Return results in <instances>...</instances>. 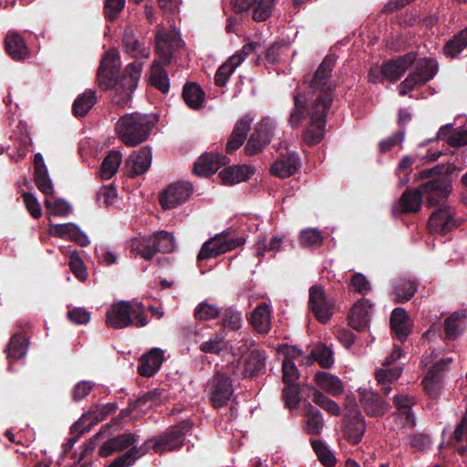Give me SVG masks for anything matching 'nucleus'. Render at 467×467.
Returning <instances> with one entry per match:
<instances>
[{
    "label": "nucleus",
    "instance_id": "nucleus-40",
    "mask_svg": "<svg viewBox=\"0 0 467 467\" xmlns=\"http://www.w3.org/2000/svg\"><path fill=\"white\" fill-rule=\"evenodd\" d=\"M182 97L189 108L198 109L204 102L205 94L198 84L188 83L184 86Z\"/></svg>",
    "mask_w": 467,
    "mask_h": 467
},
{
    "label": "nucleus",
    "instance_id": "nucleus-55",
    "mask_svg": "<svg viewBox=\"0 0 467 467\" xmlns=\"http://www.w3.org/2000/svg\"><path fill=\"white\" fill-rule=\"evenodd\" d=\"M45 205L47 209V212L54 216L63 217L70 214L72 212L71 205L62 199H57L55 201L46 199Z\"/></svg>",
    "mask_w": 467,
    "mask_h": 467
},
{
    "label": "nucleus",
    "instance_id": "nucleus-14",
    "mask_svg": "<svg viewBox=\"0 0 467 467\" xmlns=\"http://www.w3.org/2000/svg\"><path fill=\"white\" fill-rule=\"evenodd\" d=\"M151 150L148 147H142L135 150L126 160L127 172L130 177L145 173L151 164Z\"/></svg>",
    "mask_w": 467,
    "mask_h": 467
},
{
    "label": "nucleus",
    "instance_id": "nucleus-54",
    "mask_svg": "<svg viewBox=\"0 0 467 467\" xmlns=\"http://www.w3.org/2000/svg\"><path fill=\"white\" fill-rule=\"evenodd\" d=\"M108 413H109V410L106 407H103V408L97 407L96 410L83 414L76 425L87 424V426H84L81 430V431H85L88 430V428L91 425L103 420L105 416Z\"/></svg>",
    "mask_w": 467,
    "mask_h": 467
},
{
    "label": "nucleus",
    "instance_id": "nucleus-1",
    "mask_svg": "<svg viewBox=\"0 0 467 467\" xmlns=\"http://www.w3.org/2000/svg\"><path fill=\"white\" fill-rule=\"evenodd\" d=\"M335 62L333 57H326L317 69L310 84L313 93L310 107H306L307 99L304 95L296 93L294 96L295 105L290 113V125L297 127L309 116L310 125L304 134V140L311 145L317 144L325 135L326 116L333 100L330 75Z\"/></svg>",
    "mask_w": 467,
    "mask_h": 467
},
{
    "label": "nucleus",
    "instance_id": "nucleus-6",
    "mask_svg": "<svg viewBox=\"0 0 467 467\" xmlns=\"http://www.w3.org/2000/svg\"><path fill=\"white\" fill-rule=\"evenodd\" d=\"M206 391L213 407L220 409L228 403L234 393L232 380L229 377L218 373L209 380Z\"/></svg>",
    "mask_w": 467,
    "mask_h": 467
},
{
    "label": "nucleus",
    "instance_id": "nucleus-63",
    "mask_svg": "<svg viewBox=\"0 0 467 467\" xmlns=\"http://www.w3.org/2000/svg\"><path fill=\"white\" fill-rule=\"evenodd\" d=\"M118 196L117 190L112 185L103 186L98 192L99 201L102 202L104 205H112Z\"/></svg>",
    "mask_w": 467,
    "mask_h": 467
},
{
    "label": "nucleus",
    "instance_id": "nucleus-2",
    "mask_svg": "<svg viewBox=\"0 0 467 467\" xmlns=\"http://www.w3.org/2000/svg\"><path fill=\"white\" fill-rule=\"evenodd\" d=\"M120 67L119 52L115 49L109 50L100 60L98 70V82L101 88H113V102L124 107L131 99V95L138 86L140 78L142 64L140 62L130 63L125 69V74L118 82V75Z\"/></svg>",
    "mask_w": 467,
    "mask_h": 467
},
{
    "label": "nucleus",
    "instance_id": "nucleus-53",
    "mask_svg": "<svg viewBox=\"0 0 467 467\" xmlns=\"http://www.w3.org/2000/svg\"><path fill=\"white\" fill-rule=\"evenodd\" d=\"M312 447L320 462L326 467H335L336 457L328 447L319 440L312 441Z\"/></svg>",
    "mask_w": 467,
    "mask_h": 467
},
{
    "label": "nucleus",
    "instance_id": "nucleus-15",
    "mask_svg": "<svg viewBox=\"0 0 467 467\" xmlns=\"http://www.w3.org/2000/svg\"><path fill=\"white\" fill-rule=\"evenodd\" d=\"M415 61V53H408L395 59L389 60L381 67L384 78L396 81L408 70Z\"/></svg>",
    "mask_w": 467,
    "mask_h": 467
},
{
    "label": "nucleus",
    "instance_id": "nucleus-46",
    "mask_svg": "<svg viewBox=\"0 0 467 467\" xmlns=\"http://www.w3.org/2000/svg\"><path fill=\"white\" fill-rule=\"evenodd\" d=\"M417 291V284L406 278H401L397 281L394 285L395 302L404 303L409 301Z\"/></svg>",
    "mask_w": 467,
    "mask_h": 467
},
{
    "label": "nucleus",
    "instance_id": "nucleus-3",
    "mask_svg": "<svg viewBox=\"0 0 467 467\" xmlns=\"http://www.w3.org/2000/svg\"><path fill=\"white\" fill-rule=\"evenodd\" d=\"M108 327L120 329L131 325L143 327L148 324L144 306L137 301H117L110 305L106 312Z\"/></svg>",
    "mask_w": 467,
    "mask_h": 467
},
{
    "label": "nucleus",
    "instance_id": "nucleus-33",
    "mask_svg": "<svg viewBox=\"0 0 467 467\" xmlns=\"http://www.w3.org/2000/svg\"><path fill=\"white\" fill-rule=\"evenodd\" d=\"M394 404L399 410L398 419L403 422V427H413L415 418L411 412V407L414 404V399L407 394H399L394 397Z\"/></svg>",
    "mask_w": 467,
    "mask_h": 467
},
{
    "label": "nucleus",
    "instance_id": "nucleus-12",
    "mask_svg": "<svg viewBox=\"0 0 467 467\" xmlns=\"http://www.w3.org/2000/svg\"><path fill=\"white\" fill-rule=\"evenodd\" d=\"M454 209L442 206L434 211L429 220L428 229L431 233L445 234L457 227Z\"/></svg>",
    "mask_w": 467,
    "mask_h": 467
},
{
    "label": "nucleus",
    "instance_id": "nucleus-37",
    "mask_svg": "<svg viewBox=\"0 0 467 467\" xmlns=\"http://www.w3.org/2000/svg\"><path fill=\"white\" fill-rule=\"evenodd\" d=\"M420 190H407L401 195L398 206L393 208V213L397 212L398 207L404 213H416L420 210L421 204Z\"/></svg>",
    "mask_w": 467,
    "mask_h": 467
},
{
    "label": "nucleus",
    "instance_id": "nucleus-47",
    "mask_svg": "<svg viewBox=\"0 0 467 467\" xmlns=\"http://www.w3.org/2000/svg\"><path fill=\"white\" fill-rule=\"evenodd\" d=\"M95 91L88 89L79 95L73 103V112L76 116H85L96 103Z\"/></svg>",
    "mask_w": 467,
    "mask_h": 467
},
{
    "label": "nucleus",
    "instance_id": "nucleus-56",
    "mask_svg": "<svg viewBox=\"0 0 467 467\" xmlns=\"http://www.w3.org/2000/svg\"><path fill=\"white\" fill-rule=\"evenodd\" d=\"M300 244L304 247L318 246L323 242V237L317 228H307L300 233Z\"/></svg>",
    "mask_w": 467,
    "mask_h": 467
},
{
    "label": "nucleus",
    "instance_id": "nucleus-9",
    "mask_svg": "<svg viewBox=\"0 0 467 467\" xmlns=\"http://www.w3.org/2000/svg\"><path fill=\"white\" fill-rule=\"evenodd\" d=\"M259 46L256 42H251L243 47V48L233 55L217 69L214 82L218 87H224L228 82L230 76L235 68Z\"/></svg>",
    "mask_w": 467,
    "mask_h": 467
},
{
    "label": "nucleus",
    "instance_id": "nucleus-41",
    "mask_svg": "<svg viewBox=\"0 0 467 467\" xmlns=\"http://www.w3.org/2000/svg\"><path fill=\"white\" fill-rule=\"evenodd\" d=\"M152 248L161 253H171L176 247L175 239L172 234L167 231L154 232L150 234Z\"/></svg>",
    "mask_w": 467,
    "mask_h": 467
},
{
    "label": "nucleus",
    "instance_id": "nucleus-18",
    "mask_svg": "<svg viewBox=\"0 0 467 467\" xmlns=\"http://www.w3.org/2000/svg\"><path fill=\"white\" fill-rule=\"evenodd\" d=\"M365 431V420L359 411L355 410L351 413L346 415L344 435L350 443H359Z\"/></svg>",
    "mask_w": 467,
    "mask_h": 467
},
{
    "label": "nucleus",
    "instance_id": "nucleus-45",
    "mask_svg": "<svg viewBox=\"0 0 467 467\" xmlns=\"http://www.w3.org/2000/svg\"><path fill=\"white\" fill-rule=\"evenodd\" d=\"M150 83L162 93L170 89V79L167 71L158 63L153 62L150 70Z\"/></svg>",
    "mask_w": 467,
    "mask_h": 467
},
{
    "label": "nucleus",
    "instance_id": "nucleus-57",
    "mask_svg": "<svg viewBox=\"0 0 467 467\" xmlns=\"http://www.w3.org/2000/svg\"><path fill=\"white\" fill-rule=\"evenodd\" d=\"M283 381L287 385H297L299 372L294 361L284 359L282 363Z\"/></svg>",
    "mask_w": 467,
    "mask_h": 467
},
{
    "label": "nucleus",
    "instance_id": "nucleus-35",
    "mask_svg": "<svg viewBox=\"0 0 467 467\" xmlns=\"http://www.w3.org/2000/svg\"><path fill=\"white\" fill-rule=\"evenodd\" d=\"M122 41L127 53L136 59L147 58L150 56L149 47L135 37L131 28H125Z\"/></svg>",
    "mask_w": 467,
    "mask_h": 467
},
{
    "label": "nucleus",
    "instance_id": "nucleus-11",
    "mask_svg": "<svg viewBox=\"0 0 467 467\" xmlns=\"http://www.w3.org/2000/svg\"><path fill=\"white\" fill-rule=\"evenodd\" d=\"M420 190L428 205L433 206L449 196L452 186L448 177H441L426 182Z\"/></svg>",
    "mask_w": 467,
    "mask_h": 467
},
{
    "label": "nucleus",
    "instance_id": "nucleus-43",
    "mask_svg": "<svg viewBox=\"0 0 467 467\" xmlns=\"http://www.w3.org/2000/svg\"><path fill=\"white\" fill-rule=\"evenodd\" d=\"M402 372V368L400 366L384 367L378 369L376 372V379L379 384L382 385L384 394H389L391 388L389 386L390 383L397 380Z\"/></svg>",
    "mask_w": 467,
    "mask_h": 467
},
{
    "label": "nucleus",
    "instance_id": "nucleus-38",
    "mask_svg": "<svg viewBox=\"0 0 467 467\" xmlns=\"http://www.w3.org/2000/svg\"><path fill=\"white\" fill-rule=\"evenodd\" d=\"M313 359L325 368H329L334 364L332 350L323 344L317 345L312 350L310 356L304 358L302 363L309 365L313 362Z\"/></svg>",
    "mask_w": 467,
    "mask_h": 467
},
{
    "label": "nucleus",
    "instance_id": "nucleus-31",
    "mask_svg": "<svg viewBox=\"0 0 467 467\" xmlns=\"http://www.w3.org/2000/svg\"><path fill=\"white\" fill-rule=\"evenodd\" d=\"M451 361V358L440 359L428 371L426 377L422 380L425 391L430 396H436L441 381V371L444 367Z\"/></svg>",
    "mask_w": 467,
    "mask_h": 467
},
{
    "label": "nucleus",
    "instance_id": "nucleus-13",
    "mask_svg": "<svg viewBox=\"0 0 467 467\" xmlns=\"http://www.w3.org/2000/svg\"><path fill=\"white\" fill-rule=\"evenodd\" d=\"M300 168V159L294 150H285L273 163L271 172L279 178H287L295 174Z\"/></svg>",
    "mask_w": 467,
    "mask_h": 467
},
{
    "label": "nucleus",
    "instance_id": "nucleus-26",
    "mask_svg": "<svg viewBox=\"0 0 467 467\" xmlns=\"http://www.w3.org/2000/svg\"><path fill=\"white\" fill-rule=\"evenodd\" d=\"M34 165L35 181L38 190L45 195H52L54 192V186L45 165L44 158L40 153H36L35 155Z\"/></svg>",
    "mask_w": 467,
    "mask_h": 467
},
{
    "label": "nucleus",
    "instance_id": "nucleus-23",
    "mask_svg": "<svg viewBox=\"0 0 467 467\" xmlns=\"http://www.w3.org/2000/svg\"><path fill=\"white\" fill-rule=\"evenodd\" d=\"M360 403L365 412L371 417H380L389 409V405L378 393L367 389L360 392Z\"/></svg>",
    "mask_w": 467,
    "mask_h": 467
},
{
    "label": "nucleus",
    "instance_id": "nucleus-48",
    "mask_svg": "<svg viewBox=\"0 0 467 467\" xmlns=\"http://www.w3.org/2000/svg\"><path fill=\"white\" fill-rule=\"evenodd\" d=\"M466 316L464 314L453 313L445 321V334L449 339L456 338L465 328Z\"/></svg>",
    "mask_w": 467,
    "mask_h": 467
},
{
    "label": "nucleus",
    "instance_id": "nucleus-51",
    "mask_svg": "<svg viewBox=\"0 0 467 467\" xmlns=\"http://www.w3.org/2000/svg\"><path fill=\"white\" fill-rule=\"evenodd\" d=\"M221 308L207 301H202L197 305L193 316L199 321H208L219 317Z\"/></svg>",
    "mask_w": 467,
    "mask_h": 467
},
{
    "label": "nucleus",
    "instance_id": "nucleus-29",
    "mask_svg": "<svg viewBox=\"0 0 467 467\" xmlns=\"http://www.w3.org/2000/svg\"><path fill=\"white\" fill-rule=\"evenodd\" d=\"M252 121L253 117L247 114L236 123L226 144V151L228 153H232L244 142Z\"/></svg>",
    "mask_w": 467,
    "mask_h": 467
},
{
    "label": "nucleus",
    "instance_id": "nucleus-32",
    "mask_svg": "<svg viewBox=\"0 0 467 467\" xmlns=\"http://www.w3.org/2000/svg\"><path fill=\"white\" fill-rule=\"evenodd\" d=\"M265 352L253 349L244 358V373L246 377H252L264 373L265 370Z\"/></svg>",
    "mask_w": 467,
    "mask_h": 467
},
{
    "label": "nucleus",
    "instance_id": "nucleus-42",
    "mask_svg": "<svg viewBox=\"0 0 467 467\" xmlns=\"http://www.w3.org/2000/svg\"><path fill=\"white\" fill-rule=\"evenodd\" d=\"M122 161V154L118 150H111L103 160L99 176L103 180H109L118 171Z\"/></svg>",
    "mask_w": 467,
    "mask_h": 467
},
{
    "label": "nucleus",
    "instance_id": "nucleus-28",
    "mask_svg": "<svg viewBox=\"0 0 467 467\" xmlns=\"http://www.w3.org/2000/svg\"><path fill=\"white\" fill-rule=\"evenodd\" d=\"M390 326L396 337L403 341L410 333L412 323L403 308L393 309L390 317Z\"/></svg>",
    "mask_w": 467,
    "mask_h": 467
},
{
    "label": "nucleus",
    "instance_id": "nucleus-5",
    "mask_svg": "<svg viewBox=\"0 0 467 467\" xmlns=\"http://www.w3.org/2000/svg\"><path fill=\"white\" fill-rule=\"evenodd\" d=\"M243 237H233L230 234H217L206 241L197 256L198 260H205L216 257L220 254L232 251L244 244Z\"/></svg>",
    "mask_w": 467,
    "mask_h": 467
},
{
    "label": "nucleus",
    "instance_id": "nucleus-50",
    "mask_svg": "<svg viewBox=\"0 0 467 467\" xmlns=\"http://www.w3.org/2000/svg\"><path fill=\"white\" fill-rule=\"evenodd\" d=\"M27 351V345L25 337L18 333L14 335L6 348L7 358L9 359H18L23 358Z\"/></svg>",
    "mask_w": 467,
    "mask_h": 467
},
{
    "label": "nucleus",
    "instance_id": "nucleus-20",
    "mask_svg": "<svg viewBox=\"0 0 467 467\" xmlns=\"http://www.w3.org/2000/svg\"><path fill=\"white\" fill-rule=\"evenodd\" d=\"M410 75L417 80L420 85L425 84L435 77L438 72V63L433 58L415 59Z\"/></svg>",
    "mask_w": 467,
    "mask_h": 467
},
{
    "label": "nucleus",
    "instance_id": "nucleus-52",
    "mask_svg": "<svg viewBox=\"0 0 467 467\" xmlns=\"http://www.w3.org/2000/svg\"><path fill=\"white\" fill-rule=\"evenodd\" d=\"M199 348L206 354H219L224 348V336L222 332L213 334L208 339L200 343Z\"/></svg>",
    "mask_w": 467,
    "mask_h": 467
},
{
    "label": "nucleus",
    "instance_id": "nucleus-62",
    "mask_svg": "<svg viewBox=\"0 0 467 467\" xmlns=\"http://www.w3.org/2000/svg\"><path fill=\"white\" fill-rule=\"evenodd\" d=\"M23 200L27 211L34 218H39L42 215L40 203L33 193L25 192Z\"/></svg>",
    "mask_w": 467,
    "mask_h": 467
},
{
    "label": "nucleus",
    "instance_id": "nucleus-60",
    "mask_svg": "<svg viewBox=\"0 0 467 467\" xmlns=\"http://www.w3.org/2000/svg\"><path fill=\"white\" fill-rule=\"evenodd\" d=\"M285 406L288 409L296 408L299 403L298 385H287L283 390Z\"/></svg>",
    "mask_w": 467,
    "mask_h": 467
},
{
    "label": "nucleus",
    "instance_id": "nucleus-58",
    "mask_svg": "<svg viewBox=\"0 0 467 467\" xmlns=\"http://www.w3.org/2000/svg\"><path fill=\"white\" fill-rule=\"evenodd\" d=\"M223 326L232 330H238L243 324L241 312L229 308L225 311L223 317Z\"/></svg>",
    "mask_w": 467,
    "mask_h": 467
},
{
    "label": "nucleus",
    "instance_id": "nucleus-21",
    "mask_svg": "<svg viewBox=\"0 0 467 467\" xmlns=\"http://www.w3.org/2000/svg\"><path fill=\"white\" fill-rule=\"evenodd\" d=\"M163 360V350L159 348H151L140 358L139 373L147 378L153 376L160 369Z\"/></svg>",
    "mask_w": 467,
    "mask_h": 467
},
{
    "label": "nucleus",
    "instance_id": "nucleus-39",
    "mask_svg": "<svg viewBox=\"0 0 467 467\" xmlns=\"http://www.w3.org/2000/svg\"><path fill=\"white\" fill-rule=\"evenodd\" d=\"M306 431L312 435H318L323 430L324 420L321 412L311 404L305 409Z\"/></svg>",
    "mask_w": 467,
    "mask_h": 467
},
{
    "label": "nucleus",
    "instance_id": "nucleus-27",
    "mask_svg": "<svg viewBox=\"0 0 467 467\" xmlns=\"http://www.w3.org/2000/svg\"><path fill=\"white\" fill-rule=\"evenodd\" d=\"M138 441V436L132 433H123L107 441L99 448V455L108 457L115 451L125 450L133 446Z\"/></svg>",
    "mask_w": 467,
    "mask_h": 467
},
{
    "label": "nucleus",
    "instance_id": "nucleus-59",
    "mask_svg": "<svg viewBox=\"0 0 467 467\" xmlns=\"http://www.w3.org/2000/svg\"><path fill=\"white\" fill-rule=\"evenodd\" d=\"M167 400L168 394L163 389H154L141 396L138 401L143 404L150 402V405H158Z\"/></svg>",
    "mask_w": 467,
    "mask_h": 467
},
{
    "label": "nucleus",
    "instance_id": "nucleus-36",
    "mask_svg": "<svg viewBox=\"0 0 467 467\" xmlns=\"http://www.w3.org/2000/svg\"><path fill=\"white\" fill-rule=\"evenodd\" d=\"M5 49L15 60H22L28 56V49L25 40L18 33H9L6 36Z\"/></svg>",
    "mask_w": 467,
    "mask_h": 467
},
{
    "label": "nucleus",
    "instance_id": "nucleus-34",
    "mask_svg": "<svg viewBox=\"0 0 467 467\" xmlns=\"http://www.w3.org/2000/svg\"><path fill=\"white\" fill-rule=\"evenodd\" d=\"M315 382L319 389L332 396H338L344 391L340 379L329 372L318 371L315 375Z\"/></svg>",
    "mask_w": 467,
    "mask_h": 467
},
{
    "label": "nucleus",
    "instance_id": "nucleus-61",
    "mask_svg": "<svg viewBox=\"0 0 467 467\" xmlns=\"http://www.w3.org/2000/svg\"><path fill=\"white\" fill-rule=\"evenodd\" d=\"M69 267L78 279L80 281L87 279L88 273L84 266V263L76 252L70 254Z\"/></svg>",
    "mask_w": 467,
    "mask_h": 467
},
{
    "label": "nucleus",
    "instance_id": "nucleus-4",
    "mask_svg": "<svg viewBox=\"0 0 467 467\" xmlns=\"http://www.w3.org/2000/svg\"><path fill=\"white\" fill-rule=\"evenodd\" d=\"M151 130V119L149 115L130 113L122 116L115 125V130L122 142L130 147L137 146L145 141Z\"/></svg>",
    "mask_w": 467,
    "mask_h": 467
},
{
    "label": "nucleus",
    "instance_id": "nucleus-24",
    "mask_svg": "<svg viewBox=\"0 0 467 467\" xmlns=\"http://www.w3.org/2000/svg\"><path fill=\"white\" fill-rule=\"evenodd\" d=\"M181 39L173 34L158 31L156 34V50L164 64L171 61L174 49L181 46Z\"/></svg>",
    "mask_w": 467,
    "mask_h": 467
},
{
    "label": "nucleus",
    "instance_id": "nucleus-64",
    "mask_svg": "<svg viewBox=\"0 0 467 467\" xmlns=\"http://www.w3.org/2000/svg\"><path fill=\"white\" fill-rule=\"evenodd\" d=\"M125 6V0H105V15L109 19H114Z\"/></svg>",
    "mask_w": 467,
    "mask_h": 467
},
{
    "label": "nucleus",
    "instance_id": "nucleus-25",
    "mask_svg": "<svg viewBox=\"0 0 467 467\" xmlns=\"http://www.w3.org/2000/svg\"><path fill=\"white\" fill-rule=\"evenodd\" d=\"M271 307L268 304L263 303L253 310L250 322L257 333L265 335L271 329Z\"/></svg>",
    "mask_w": 467,
    "mask_h": 467
},
{
    "label": "nucleus",
    "instance_id": "nucleus-16",
    "mask_svg": "<svg viewBox=\"0 0 467 467\" xmlns=\"http://www.w3.org/2000/svg\"><path fill=\"white\" fill-rule=\"evenodd\" d=\"M48 231L53 236L73 241L81 246H87L90 243L88 235L75 223H52L49 225Z\"/></svg>",
    "mask_w": 467,
    "mask_h": 467
},
{
    "label": "nucleus",
    "instance_id": "nucleus-10",
    "mask_svg": "<svg viewBox=\"0 0 467 467\" xmlns=\"http://www.w3.org/2000/svg\"><path fill=\"white\" fill-rule=\"evenodd\" d=\"M192 187L188 182H177L168 186L161 194L160 202L164 209H173L184 203L192 195Z\"/></svg>",
    "mask_w": 467,
    "mask_h": 467
},
{
    "label": "nucleus",
    "instance_id": "nucleus-17",
    "mask_svg": "<svg viewBox=\"0 0 467 467\" xmlns=\"http://www.w3.org/2000/svg\"><path fill=\"white\" fill-rule=\"evenodd\" d=\"M275 0H232V4L238 12L248 10L254 6L253 18L256 21H265L274 8Z\"/></svg>",
    "mask_w": 467,
    "mask_h": 467
},
{
    "label": "nucleus",
    "instance_id": "nucleus-19",
    "mask_svg": "<svg viewBox=\"0 0 467 467\" xmlns=\"http://www.w3.org/2000/svg\"><path fill=\"white\" fill-rule=\"evenodd\" d=\"M228 162V158L217 153H205L194 163L193 171L199 176H208L214 173L221 165Z\"/></svg>",
    "mask_w": 467,
    "mask_h": 467
},
{
    "label": "nucleus",
    "instance_id": "nucleus-7",
    "mask_svg": "<svg viewBox=\"0 0 467 467\" xmlns=\"http://www.w3.org/2000/svg\"><path fill=\"white\" fill-rule=\"evenodd\" d=\"M309 308L315 317L323 324L329 321L335 312V301L328 297L324 289L314 285L309 289Z\"/></svg>",
    "mask_w": 467,
    "mask_h": 467
},
{
    "label": "nucleus",
    "instance_id": "nucleus-49",
    "mask_svg": "<svg viewBox=\"0 0 467 467\" xmlns=\"http://www.w3.org/2000/svg\"><path fill=\"white\" fill-rule=\"evenodd\" d=\"M467 47V27L449 40L443 50L447 57L458 56Z\"/></svg>",
    "mask_w": 467,
    "mask_h": 467
},
{
    "label": "nucleus",
    "instance_id": "nucleus-8",
    "mask_svg": "<svg viewBox=\"0 0 467 467\" xmlns=\"http://www.w3.org/2000/svg\"><path fill=\"white\" fill-rule=\"evenodd\" d=\"M275 122L270 118L263 119L255 127L254 132L249 139L244 150L249 156L257 154L265 147L273 137Z\"/></svg>",
    "mask_w": 467,
    "mask_h": 467
},
{
    "label": "nucleus",
    "instance_id": "nucleus-22",
    "mask_svg": "<svg viewBox=\"0 0 467 467\" xmlns=\"http://www.w3.org/2000/svg\"><path fill=\"white\" fill-rule=\"evenodd\" d=\"M372 304L368 299L362 298L357 302L349 313V324L358 330L365 329L369 322Z\"/></svg>",
    "mask_w": 467,
    "mask_h": 467
},
{
    "label": "nucleus",
    "instance_id": "nucleus-30",
    "mask_svg": "<svg viewBox=\"0 0 467 467\" xmlns=\"http://www.w3.org/2000/svg\"><path fill=\"white\" fill-rule=\"evenodd\" d=\"M254 173L248 165L230 166L220 171L219 177L223 184L234 185L248 180Z\"/></svg>",
    "mask_w": 467,
    "mask_h": 467
},
{
    "label": "nucleus",
    "instance_id": "nucleus-44",
    "mask_svg": "<svg viewBox=\"0 0 467 467\" xmlns=\"http://www.w3.org/2000/svg\"><path fill=\"white\" fill-rule=\"evenodd\" d=\"M151 242L150 235L133 238L130 241V251L150 261L155 255V250L152 248Z\"/></svg>",
    "mask_w": 467,
    "mask_h": 467
}]
</instances>
